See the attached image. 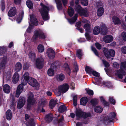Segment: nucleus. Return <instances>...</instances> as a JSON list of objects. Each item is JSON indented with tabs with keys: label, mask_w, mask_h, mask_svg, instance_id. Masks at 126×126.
I'll list each match as a JSON object with an SVG mask.
<instances>
[{
	"label": "nucleus",
	"mask_w": 126,
	"mask_h": 126,
	"mask_svg": "<svg viewBox=\"0 0 126 126\" xmlns=\"http://www.w3.org/2000/svg\"><path fill=\"white\" fill-rule=\"evenodd\" d=\"M74 9L78 14L81 16L87 17L89 16V13L87 9L83 8L80 5H76Z\"/></svg>",
	"instance_id": "1"
},
{
	"label": "nucleus",
	"mask_w": 126,
	"mask_h": 126,
	"mask_svg": "<svg viewBox=\"0 0 126 126\" xmlns=\"http://www.w3.org/2000/svg\"><path fill=\"white\" fill-rule=\"evenodd\" d=\"M33 38L35 40H36L38 38L44 40L45 39L46 36L42 31L40 30H37L34 32Z\"/></svg>",
	"instance_id": "2"
},
{
	"label": "nucleus",
	"mask_w": 126,
	"mask_h": 126,
	"mask_svg": "<svg viewBox=\"0 0 126 126\" xmlns=\"http://www.w3.org/2000/svg\"><path fill=\"white\" fill-rule=\"evenodd\" d=\"M59 63L57 61L53 62L50 66V68L47 71V74L48 76H52L54 74V70H55L58 66Z\"/></svg>",
	"instance_id": "3"
},
{
	"label": "nucleus",
	"mask_w": 126,
	"mask_h": 126,
	"mask_svg": "<svg viewBox=\"0 0 126 126\" xmlns=\"http://www.w3.org/2000/svg\"><path fill=\"white\" fill-rule=\"evenodd\" d=\"M103 52L105 57L107 59L111 58V57H114L115 56V52L112 49H110L109 50L105 47L104 48Z\"/></svg>",
	"instance_id": "4"
},
{
	"label": "nucleus",
	"mask_w": 126,
	"mask_h": 126,
	"mask_svg": "<svg viewBox=\"0 0 126 126\" xmlns=\"http://www.w3.org/2000/svg\"><path fill=\"white\" fill-rule=\"evenodd\" d=\"M76 115L78 118H83L84 119H85L91 116L90 113H86L83 111L81 109H79L77 110Z\"/></svg>",
	"instance_id": "5"
},
{
	"label": "nucleus",
	"mask_w": 126,
	"mask_h": 126,
	"mask_svg": "<svg viewBox=\"0 0 126 126\" xmlns=\"http://www.w3.org/2000/svg\"><path fill=\"white\" fill-rule=\"evenodd\" d=\"M31 78L30 77L29 73L28 72H26L22 76L23 79H21V84L24 86L26 85Z\"/></svg>",
	"instance_id": "6"
},
{
	"label": "nucleus",
	"mask_w": 126,
	"mask_h": 126,
	"mask_svg": "<svg viewBox=\"0 0 126 126\" xmlns=\"http://www.w3.org/2000/svg\"><path fill=\"white\" fill-rule=\"evenodd\" d=\"M44 64V60L42 58H38L36 59L35 65L36 67L39 69L42 68Z\"/></svg>",
	"instance_id": "7"
},
{
	"label": "nucleus",
	"mask_w": 126,
	"mask_h": 126,
	"mask_svg": "<svg viewBox=\"0 0 126 126\" xmlns=\"http://www.w3.org/2000/svg\"><path fill=\"white\" fill-rule=\"evenodd\" d=\"M50 9L40 12L43 19L44 21L49 20L50 17L48 13Z\"/></svg>",
	"instance_id": "8"
},
{
	"label": "nucleus",
	"mask_w": 126,
	"mask_h": 126,
	"mask_svg": "<svg viewBox=\"0 0 126 126\" xmlns=\"http://www.w3.org/2000/svg\"><path fill=\"white\" fill-rule=\"evenodd\" d=\"M36 102V100L34 98V95L31 92L28 94L27 103L33 105Z\"/></svg>",
	"instance_id": "9"
},
{
	"label": "nucleus",
	"mask_w": 126,
	"mask_h": 126,
	"mask_svg": "<svg viewBox=\"0 0 126 126\" xmlns=\"http://www.w3.org/2000/svg\"><path fill=\"white\" fill-rule=\"evenodd\" d=\"M25 103V101L24 98L23 97H20L17 102V108L19 109H21L24 106Z\"/></svg>",
	"instance_id": "10"
},
{
	"label": "nucleus",
	"mask_w": 126,
	"mask_h": 126,
	"mask_svg": "<svg viewBox=\"0 0 126 126\" xmlns=\"http://www.w3.org/2000/svg\"><path fill=\"white\" fill-rule=\"evenodd\" d=\"M69 88V85L67 83H65L63 85L59 86L58 88V90H60L62 93L66 92Z\"/></svg>",
	"instance_id": "11"
},
{
	"label": "nucleus",
	"mask_w": 126,
	"mask_h": 126,
	"mask_svg": "<svg viewBox=\"0 0 126 126\" xmlns=\"http://www.w3.org/2000/svg\"><path fill=\"white\" fill-rule=\"evenodd\" d=\"M47 54L49 58L51 59H53L55 57V53L53 49L49 48L47 51Z\"/></svg>",
	"instance_id": "12"
},
{
	"label": "nucleus",
	"mask_w": 126,
	"mask_h": 126,
	"mask_svg": "<svg viewBox=\"0 0 126 126\" xmlns=\"http://www.w3.org/2000/svg\"><path fill=\"white\" fill-rule=\"evenodd\" d=\"M30 85L34 87H36L38 85V82L34 78H31L28 83Z\"/></svg>",
	"instance_id": "13"
},
{
	"label": "nucleus",
	"mask_w": 126,
	"mask_h": 126,
	"mask_svg": "<svg viewBox=\"0 0 126 126\" xmlns=\"http://www.w3.org/2000/svg\"><path fill=\"white\" fill-rule=\"evenodd\" d=\"M17 13L16 8L15 7H11L8 13L9 16L12 17L14 16Z\"/></svg>",
	"instance_id": "14"
},
{
	"label": "nucleus",
	"mask_w": 126,
	"mask_h": 126,
	"mask_svg": "<svg viewBox=\"0 0 126 126\" xmlns=\"http://www.w3.org/2000/svg\"><path fill=\"white\" fill-rule=\"evenodd\" d=\"M100 27V33L101 34L104 35H106L107 33V29L105 25L103 24Z\"/></svg>",
	"instance_id": "15"
},
{
	"label": "nucleus",
	"mask_w": 126,
	"mask_h": 126,
	"mask_svg": "<svg viewBox=\"0 0 126 126\" xmlns=\"http://www.w3.org/2000/svg\"><path fill=\"white\" fill-rule=\"evenodd\" d=\"M97 9L96 14L97 16L99 17L101 16L104 13V9L102 7H100L97 8Z\"/></svg>",
	"instance_id": "16"
},
{
	"label": "nucleus",
	"mask_w": 126,
	"mask_h": 126,
	"mask_svg": "<svg viewBox=\"0 0 126 126\" xmlns=\"http://www.w3.org/2000/svg\"><path fill=\"white\" fill-rule=\"evenodd\" d=\"M113 40V37L110 35H108L104 37L103 40L105 42L107 43H110Z\"/></svg>",
	"instance_id": "17"
},
{
	"label": "nucleus",
	"mask_w": 126,
	"mask_h": 126,
	"mask_svg": "<svg viewBox=\"0 0 126 126\" xmlns=\"http://www.w3.org/2000/svg\"><path fill=\"white\" fill-rule=\"evenodd\" d=\"M19 77L18 74L16 72L14 74L12 79V81L14 84L16 83L18 81Z\"/></svg>",
	"instance_id": "18"
},
{
	"label": "nucleus",
	"mask_w": 126,
	"mask_h": 126,
	"mask_svg": "<svg viewBox=\"0 0 126 126\" xmlns=\"http://www.w3.org/2000/svg\"><path fill=\"white\" fill-rule=\"evenodd\" d=\"M112 20L115 25H120L121 24L120 19L116 16H113L112 17Z\"/></svg>",
	"instance_id": "19"
},
{
	"label": "nucleus",
	"mask_w": 126,
	"mask_h": 126,
	"mask_svg": "<svg viewBox=\"0 0 126 126\" xmlns=\"http://www.w3.org/2000/svg\"><path fill=\"white\" fill-rule=\"evenodd\" d=\"M22 68V66L21 63L19 62H17L15 65V70L16 73H17L21 70Z\"/></svg>",
	"instance_id": "20"
},
{
	"label": "nucleus",
	"mask_w": 126,
	"mask_h": 126,
	"mask_svg": "<svg viewBox=\"0 0 126 126\" xmlns=\"http://www.w3.org/2000/svg\"><path fill=\"white\" fill-rule=\"evenodd\" d=\"M57 99L54 100L53 99H51L49 101V106L51 109H52L55 107L57 103Z\"/></svg>",
	"instance_id": "21"
},
{
	"label": "nucleus",
	"mask_w": 126,
	"mask_h": 126,
	"mask_svg": "<svg viewBox=\"0 0 126 126\" xmlns=\"http://www.w3.org/2000/svg\"><path fill=\"white\" fill-rule=\"evenodd\" d=\"M125 73L122 69H120L117 71L116 74L118 78L122 79L123 78V75H124Z\"/></svg>",
	"instance_id": "22"
},
{
	"label": "nucleus",
	"mask_w": 126,
	"mask_h": 126,
	"mask_svg": "<svg viewBox=\"0 0 126 126\" xmlns=\"http://www.w3.org/2000/svg\"><path fill=\"white\" fill-rule=\"evenodd\" d=\"M101 102L102 104L103 105L104 107H109L110 105V103L106 101L104 98L103 96H101L100 98Z\"/></svg>",
	"instance_id": "23"
},
{
	"label": "nucleus",
	"mask_w": 126,
	"mask_h": 126,
	"mask_svg": "<svg viewBox=\"0 0 126 126\" xmlns=\"http://www.w3.org/2000/svg\"><path fill=\"white\" fill-rule=\"evenodd\" d=\"M78 16V14H76L72 18H67V20L70 23L72 24L75 22L76 21L77 19Z\"/></svg>",
	"instance_id": "24"
},
{
	"label": "nucleus",
	"mask_w": 126,
	"mask_h": 126,
	"mask_svg": "<svg viewBox=\"0 0 126 126\" xmlns=\"http://www.w3.org/2000/svg\"><path fill=\"white\" fill-rule=\"evenodd\" d=\"M56 4V6L57 9L59 10H61L63 9V5L60 0H55Z\"/></svg>",
	"instance_id": "25"
},
{
	"label": "nucleus",
	"mask_w": 126,
	"mask_h": 126,
	"mask_svg": "<svg viewBox=\"0 0 126 126\" xmlns=\"http://www.w3.org/2000/svg\"><path fill=\"white\" fill-rule=\"evenodd\" d=\"M45 119L46 122L49 123L51 122L53 119L52 115L51 114H48L46 116Z\"/></svg>",
	"instance_id": "26"
},
{
	"label": "nucleus",
	"mask_w": 126,
	"mask_h": 126,
	"mask_svg": "<svg viewBox=\"0 0 126 126\" xmlns=\"http://www.w3.org/2000/svg\"><path fill=\"white\" fill-rule=\"evenodd\" d=\"M100 27L98 26H95L94 28L93 31V33L96 35L99 34L100 32Z\"/></svg>",
	"instance_id": "27"
},
{
	"label": "nucleus",
	"mask_w": 126,
	"mask_h": 126,
	"mask_svg": "<svg viewBox=\"0 0 126 126\" xmlns=\"http://www.w3.org/2000/svg\"><path fill=\"white\" fill-rule=\"evenodd\" d=\"M103 122L105 125H107L110 123L113 122V120H110L108 116H105L103 119Z\"/></svg>",
	"instance_id": "28"
},
{
	"label": "nucleus",
	"mask_w": 126,
	"mask_h": 126,
	"mask_svg": "<svg viewBox=\"0 0 126 126\" xmlns=\"http://www.w3.org/2000/svg\"><path fill=\"white\" fill-rule=\"evenodd\" d=\"M40 5L42 7V8L40 10V12L49 9H52L53 8V7L52 6H47L46 5H45L42 3H41Z\"/></svg>",
	"instance_id": "29"
},
{
	"label": "nucleus",
	"mask_w": 126,
	"mask_h": 126,
	"mask_svg": "<svg viewBox=\"0 0 126 126\" xmlns=\"http://www.w3.org/2000/svg\"><path fill=\"white\" fill-rule=\"evenodd\" d=\"M88 101V98L86 97H83L81 98L80 100V105L85 106Z\"/></svg>",
	"instance_id": "30"
},
{
	"label": "nucleus",
	"mask_w": 126,
	"mask_h": 126,
	"mask_svg": "<svg viewBox=\"0 0 126 126\" xmlns=\"http://www.w3.org/2000/svg\"><path fill=\"white\" fill-rule=\"evenodd\" d=\"M3 89L4 92L6 93H9L10 91V87L7 84H6L3 86Z\"/></svg>",
	"instance_id": "31"
},
{
	"label": "nucleus",
	"mask_w": 126,
	"mask_h": 126,
	"mask_svg": "<svg viewBox=\"0 0 126 126\" xmlns=\"http://www.w3.org/2000/svg\"><path fill=\"white\" fill-rule=\"evenodd\" d=\"M30 21L31 23L36 26L37 25L38 21L36 18L33 16H30Z\"/></svg>",
	"instance_id": "32"
},
{
	"label": "nucleus",
	"mask_w": 126,
	"mask_h": 126,
	"mask_svg": "<svg viewBox=\"0 0 126 126\" xmlns=\"http://www.w3.org/2000/svg\"><path fill=\"white\" fill-rule=\"evenodd\" d=\"M94 111L98 113H101L103 110L102 107L100 106H97L94 108Z\"/></svg>",
	"instance_id": "33"
},
{
	"label": "nucleus",
	"mask_w": 126,
	"mask_h": 126,
	"mask_svg": "<svg viewBox=\"0 0 126 126\" xmlns=\"http://www.w3.org/2000/svg\"><path fill=\"white\" fill-rule=\"evenodd\" d=\"M12 113L11 110H8L6 112V118L8 120H10L12 118Z\"/></svg>",
	"instance_id": "34"
},
{
	"label": "nucleus",
	"mask_w": 126,
	"mask_h": 126,
	"mask_svg": "<svg viewBox=\"0 0 126 126\" xmlns=\"http://www.w3.org/2000/svg\"><path fill=\"white\" fill-rule=\"evenodd\" d=\"M24 15V12L23 11L20 13L19 16L16 19V21L18 23H19L21 22L23 17Z\"/></svg>",
	"instance_id": "35"
},
{
	"label": "nucleus",
	"mask_w": 126,
	"mask_h": 126,
	"mask_svg": "<svg viewBox=\"0 0 126 126\" xmlns=\"http://www.w3.org/2000/svg\"><path fill=\"white\" fill-rule=\"evenodd\" d=\"M66 109L67 107L65 105H61L59 108L58 111L60 113H63L66 110Z\"/></svg>",
	"instance_id": "36"
},
{
	"label": "nucleus",
	"mask_w": 126,
	"mask_h": 126,
	"mask_svg": "<svg viewBox=\"0 0 126 126\" xmlns=\"http://www.w3.org/2000/svg\"><path fill=\"white\" fill-rule=\"evenodd\" d=\"M29 57L31 61L34 60L35 57V54L33 52L31 51L28 54Z\"/></svg>",
	"instance_id": "37"
},
{
	"label": "nucleus",
	"mask_w": 126,
	"mask_h": 126,
	"mask_svg": "<svg viewBox=\"0 0 126 126\" xmlns=\"http://www.w3.org/2000/svg\"><path fill=\"white\" fill-rule=\"evenodd\" d=\"M116 115V114L115 112H110L107 116L110 120H113V122L114 120V119L115 118Z\"/></svg>",
	"instance_id": "38"
},
{
	"label": "nucleus",
	"mask_w": 126,
	"mask_h": 126,
	"mask_svg": "<svg viewBox=\"0 0 126 126\" xmlns=\"http://www.w3.org/2000/svg\"><path fill=\"white\" fill-rule=\"evenodd\" d=\"M35 125L33 118L30 119L26 124L27 126H35Z\"/></svg>",
	"instance_id": "39"
},
{
	"label": "nucleus",
	"mask_w": 126,
	"mask_h": 126,
	"mask_svg": "<svg viewBox=\"0 0 126 126\" xmlns=\"http://www.w3.org/2000/svg\"><path fill=\"white\" fill-rule=\"evenodd\" d=\"M26 4L28 7L30 9H32L33 8V4L32 1L31 0L27 1Z\"/></svg>",
	"instance_id": "40"
},
{
	"label": "nucleus",
	"mask_w": 126,
	"mask_h": 126,
	"mask_svg": "<svg viewBox=\"0 0 126 126\" xmlns=\"http://www.w3.org/2000/svg\"><path fill=\"white\" fill-rule=\"evenodd\" d=\"M83 28L85 29L86 32H90V25L89 24L87 23L85 24Z\"/></svg>",
	"instance_id": "41"
},
{
	"label": "nucleus",
	"mask_w": 126,
	"mask_h": 126,
	"mask_svg": "<svg viewBox=\"0 0 126 126\" xmlns=\"http://www.w3.org/2000/svg\"><path fill=\"white\" fill-rule=\"evenodd\" d=\"M68 13L70 17H72L73 16L74 13V10L71 7H69L68 10Z\"/></svg>",
	"instance_id": "42"
},
{
	"label": "nucleus",
	"mask_w": 126,
	"mask_h": 126,
	"mask_svg": "<svg viewBox=\"0 0 126 126\" xmlns=\"http://www.w3.org/2000/svg\"><path fill=\"white\" fill-rule=\"evenodd\" d=\"M76 56L79 59H81L83 56V54L82 52V50L81 49H79L76 51Z\"/></svg>",
	"instance_id": "43"
},
{
	"label": "nucleus",
	"mask_w": 126,
	"mask_h": 126,
	"mask_svg": "<svg viewBox=\"0 0 126 126\" xmlns=\"http://www.w3.org/2000/svg\"><path fill=\"white\" fill-rule=\"evenodd\" d=\"M63 66L65 68V70L68 74L70 75L71 73V70L67 63H65L64 64Z\"/></svg>",
	"instance_id": "44"
},
{
	"label": "nucleus",
	"mask_w": 126,
	"mask_h": 126,
	"mask_svg": "<svg viewBox=\"0 0 126 126\" xmlns=\"http://www.w3.org/2000/svg\"><path fill=\"white\" fill-rule=\"evenodd\" d=\"M24 86L21 84L19 85L17 87L16 92L21 94L22 91L23 90Z\"/></svg>",
	"instance_id": "45"
},
{
	"label": "nucleus",
	"mask_w": 126,
	"mask_h": 126,
	"mask_svg": "<svg viewBox=\"0 0 126 126\" xmlns=\"http://www.w3.org/2000/svg\"><path fill=\"white\" fill-rule=\"evenodd\" d=\"M56 77L58 80L62 81L64 79L65 76L63 74L61 73L59 75H57Z\"/></svg>",
	"instance_id": "46"
},
{
	"label": "nucleus",
	"mask_w": 126,
	"mask_h": 126,
	"mask_svg": "<svg viewBox=\"0 0 126 126\" xmlns=\"http://www.w3.org/2000/svg\"><path fill=\"white\" fill-rule=\"evenodd\" d=\"M90 103L93 106H94L97 104L98 102L96 99L94 98L91 99Z\"/></svg>",
	"instance_id": "47"
},
{
	"label": "nucleus",
	"mask_w": 126,
	"mask_h": 126,
	"mask_svg": "<svg viewBox=\"0 0 126 126\" xmlns=\"http://www.w3.org/2000/svg\"><path fill=\"white\" fill-rule=\"evenodd\" d=\"M37 49L39 52H42L44 51V48L43 45L40 44L38 45L37 47Z\"/></svg>",
	"instance_id": "48"
},
{
	"label": "nucleus",
	"mask_w": 126,
	"mask_h": 126,
	"mask_svg": "<svg viewBox=\"0 0 126 126\" xmlns=\"http://www.w3.org/2000/svg\"><path fill=\"white\" fill-rule=\"evenodd\" d=\"M6 61V60L5 59H3L2 60L0 63V66L1 68H2L5 67Z\"/></svg>",
	"instance_id": "49"
},
{
	"label": "nucleus",
	"mask_w": 126,
	"mask_h": 126,
	"mask_svg": "<svg viewBox=\"0 0 126 126\" xmlns=\"http://www.w3.org/2000/svg\"><path fill=\"white\" fill-rule=\"evenodd\" d=\"M121 69H123L126 70V61L121 62L120 65Z\"/></svg>",
	"instance_id": "50"
},
{
	"label": "nucleus",
	"mask_w": 126,
	"mask_h": 126,
	"mask_svg": "<svg viewBox=\"0 0 126 126\" xmlns=\"http://www.w3.org/2000/svg\"><path fill=\"white\" fill-rule=\"evenodd\" d=\"M85 70L86 73L89 74H92V69L88 66H86L85 68Z\"/></svg>",
	"instance_id": "51"
},
{
	"label": "nucleus",
	"mask_w": 126,
	"mask_h": 126,
	"mask_svg": "<svg viewBox=\"0 0 126 126\" xmlns=\"http://www.w3.org/2000/svg\"><path fill=\"white\" fill-rule=\"evenodd\" d=\"M30 66V65L27 62L24 63L23 66V69L25 70H27L29 69Z\"/></svg>",
	"instance_id": "52"
},
{
	"label": "nucleus",
	"mask_w": 126,
	"mask_h": 126,
	"mask_svg": "<svg viewBox=\"0 0 126 126\" xmlns=\"http://www.w3.org/2000/svg\"><path fill=\"white\" fill-rule=\"evenodd\" d=\"M109 100L110 102L114 105L115 104L116 101L113 98V96L109 97Z\"/></svg>",
	"instance_id": "53"
},
{
	"label": "nucleus",
	"mask_w": 126,
	"mask_h": 126,
	"mask_svg": "<svg viewBox=\"0 0 126 126\" xmlns=\"http://www.w3.org/2000/svg\"><path fill=\"white\" fill-rule=\"evenodd\" d=\"M102 61L105 67L107 68L110 66L109 63L108 62L103 60H102Z\"/></svg>",
	"instance_id": "54"
},
{
	"label": "nucleus",
	"mask_w": 126,
	"mask_h": 126,
	"mask_svg": "<svg viewBox=\"0 0 126 126\" xmlns=\"http://www.w3.org/2000/svg\"><path fill=\"white\" fill-rule=\"evenodd\" d=\"M92 74L93 76L97 77H99L100 76V74L99 73L94 70L92 71Z\"/></svg>",
	"instance_id": "55"
},
{
	"label": "nucleus",
	"mask_w": 126,
	"mask_h": 126,
	"mask_svg": "<svg viewBox=\"0 0 126 126\" xmlns=\"http://www.w3.org/2000/svg\"><path fill=\"white\" fill-rule=\"evenodd\" d=\"M87 93L90 96L93 95L94 94L93 91L90 89L87 90V89H85Z\"/></svg>",
	"instance_id": "56"
},
{
	"label": "nucleus",
	"mask_w": 126,
	"mask_h": 126,
	"mask_svg": "<svg viewBox=\"0 0 126 126\" xmlns=\"http://www.w3.org/2000/svg\"><path fill=\"white\" fill-rule=\"evenodd\" d=\"M81 4L84 6H87L88 4V0H80Z\"/></svg>",
	"instance_id": "57"
},
{
	"label": "nucleus",
	"mask_w": 126,
	"mask_h": 126,
	"mask_svg": "<svg viewBox=\"0 0 126 126\" xmlns=\"http://www.w3.org/2000/svg\"><path fill=\"white\" fill-rule=\"evenodd\" d=\"M88 32H86L85 33V35L87 40L89 41L91 40V37Z\"/></svg>",
	"instance_id": "58"
},
{
	"label": "nucleus",
	"mask_w": 126,
	"mask_h": 126,
	"mask_svg": "<svg viewBox=\"0 0 126 126\" xmlns=\"http://www.w3.org/2000/svg\"><path fill=\"white\" fill-rule=\"evenodd\" d=\"M92 50L94 52L95 55L97 56H99V54L95 48L94 47H92Z\"/></svg>",
	"instance_id": "59"
},
{
	"label": "nucleus",
	"mask_w": 126,
	"mask_h": 126,
	"mask_svg": "<svg viewBox=\"0 0 126 126\" xmlns=\"http://www.w3.org/2000/svg\"><path fill=\"white\" fill-rule=\"evenodd\" d=\"M5 50L3 47L0 48V56H1L5 53Z\"/></svg>",
	"instance_id": "60"
},
{
	"label": "nucleus",
	"mask_w": 126,
	"mask_h": 126,
	"mask_svg": "<svg viewBox=\"0 0 126 126\" xmlns=\"http://www.w3.org/2000/svg\"><path fill=\"white\" fill-rule=\"evenodd\" d=\"M113 65L114 68L116 69H118L119 67V64L117 62H114L113 63Z\"/></svg>",
	"instance_id": "61"
},
{
	"label": "nucleus",
	"mask_w": 126,
	"mask_h": 126,
	"mask_svg": "<svg viewBox=\"0 0 126 126\" xmlns=\"http://www.w3.org/2000/svg\"><path fill=\"white\" fill-rule=\"evenodd\" d=\"M81 22L80 21H79L76 22L75 25L76 28H79L81 26Z\"/></svg>",
	"instance_id": "62"
},
{
	"label": "nucleus",
	"mask_w": 126,
	"mask_h": 126,
	"mask_svg": "<svg viewBox=\"0 0 126 126\" xmlns=\"http://www.w3.org/2000/svg\"><path fill=\"white\" fill-rule=\"evenodd\" d=\"M121 50L122 53L124 54H126V46L122 47L121 48Z\"/></svg>",
	"instance_id": "63"
},
{
	"label": "nucleus",
	"mask_w": 126,
	"mask_h": 126,
	"mask_svg": "<svg viewBox=\"0 0 126 126\" xmlns=\"http://www.w3.org/2000/svg\"><path fill=\"white\" fill-rule=\"evenodd\" d=\"M122 38L123 40L126 41V32H123L122 33Z\"/></svg>",
	"instance_id": "64"
}]
</instances>
